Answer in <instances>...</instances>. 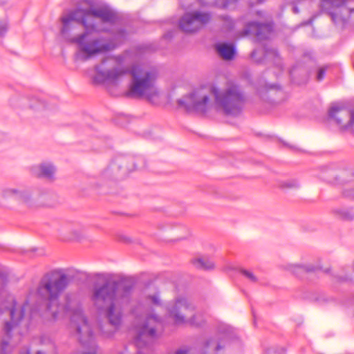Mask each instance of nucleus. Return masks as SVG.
Listing matches in <instances>:
<instances>
[{"instance_id":"1","label":"nucleus","mask_w":354,"mask_h":354,"mask_svg":"<svg viewBox=\"0 0 354 354\" xmlns=\"http://www.w3.org/2000/svg\"><path fill=\"white\" fill-rule=\"evenodd\" d=\"M134 287V282L125 278L108 281L93 288L91 301L98 315L106 322L104 325H100L104 335L111 336L122 325V305L130 301Z\"/></svg>"},{"instance_id":"2","label":"nucleus","mask_w":354,"mask_h":354,"mask_svg":"<svg viewBox=\"0 0 354 354\" xmlns=\"http://www.w3.org/2000/svg\"><path fill=\"white\" fill-rule=\"evenodd\" d=\"M118 60L119 57H112L103 59L99 65L95 66L96 74L93 77V82L96 84H117L124 75L129 73L131 79L125 96L131 98L145 97L148 101L153 102L154 98L158 95L155 86L154 73L137 64L130 68L117 66L115 64Z\"/></svg>"},{"instance_id":"3","label":"nucleus","mask_w":354,"mask_h":354,"mask_svg":"<svg viewBox=\"0 0 354 354\" xmlns=\"http://www.w3.org/2000/svg\"><path fill=\"white\" fill-rule=\"evenodd\" d=\"M61 21V34L69 41L77 44L86 58L113 50L117 46L113 39L93 35L97 31L96 26L86 21L80 8L62 16Z\"/></svg>"},{"instance_id":"4","label":"nucleus","mask_w":354,"mask_h":354,"mask_svg":"<svg viewBox=\"0 0 354 354\" xmlns=\"http://www.w3.org/2000/svg\"><path fill=\"white\" fill-rule=\"evenodd\" d=\"M162 304L160 292L156 291L145 295L131 308V314L136 320L135 345L138 349L137 354H145L140 348L147 346L149 339H154L158 333L162 332L163 320L155 313V310L162 307Z\"/></svg>"},{"instance_id":"5","label":"nucleus","mask_w":354,"mask_h":354,"mask_svg":"<svg viewBox=\"0 0 354 354\" xmlns=\"http://www.w3.org/2000/svg\"><path fill=\"white\" fill-rule=\"evenodd\" d=\"M77 271L73 268H58L46 274L39 281L37 295L46 301V317L55 320L59 310V299L75 277Z\"/></svg>"},{"instance_id":"6","label":"nucleus","mask_w":354,"mask_h":354,"mask_svg":"<svg viewBox=\"0 0 354 354\" xmlns=\"http://www.w3.org/2000/svg\"><path fill=\"white\" fill-rule=\"evenodd\" d=\"M65 310L71 315L76 333L81 344L88 348L81 354H96L97 345L90 324L85 317L80 300L77 295L67 293L65 296Z\"/></svg>"},{"instance_id":"7","label":"nucleus","mask_w":354,"mask_h":354,"mask_svg":"<svg viewBox=\"0 0 354 354\" xmlns=\"http://www.w3.org/2000/svg\"><path fill=\"white\" fill-rule=\"evenodd\" d=\"M246 98L241 88L236 84L220 89L215 86L214 106L226 115L237 116L243 110Z\"/></svg>"},{"instance_id":"8","label":"nucleus","mask_w":354,"mask_h":354,"mask_svg":"<svg viewBox=\"0 0 354 354\" xmlns=\"http://www.w3.org/2000/svg\"><path fill=\"white\" fill-rule=\"evenodd\" d=\"M214 86H203L195 89L189 95L177 100L179 106L185 107L187 111L205 113L213 104L214 98Z\"/></svg>"},{"instance_id":"9","label":"nucleus","mask_w":354,"mask_h":354,"mask_svg":"<svg viewBox=\"0 0 354 354\" xmlns=\"http://www.w3.org/2000/svg\"><path fill=\"white\" fill-rule=\"evenodd\" d=\"M351 0H321L320 7L326 12L335 24L344 26L348 23L354 24V8L348 3Z\"/></svg>"},{"instance_id":"10","label":"nucleus","mask_w":354,"mask_h":354,"mask_svg":"<svg viewBox=\"0 0 354 354\" xmlns=\"http://www.w3.org/2000/svg\"><path fill=\"white\" fill-rule=\"evenodd\" d=\"M194 310V304L183 297L176 298L167 306L169 316L176 324H187Z\"/></svg>"},{"instance_id":"11","label":"nucleus","mask_w":354,"mask_h":354,"mask_svg":"<svg viewBox=\"0 0 354 354\" xmlns=\"http://www.w3.org/2000/svg\"><path fill=\"white\" fill-rule=\"evenodd\" d=\"M211 19L212 15L207 12H187L179 20V28L185 32H195L209 24Z\"/></svg>"},{"instance_id":"12","label":"nucleus","mask_w":354,"mask_h":354,"mask_svg":"<svg viewBox=\"0 0 354 354\" xmlns=\"http://www.w3.org/2000/svg\"><path fill=\"white\" fill-rule=\"evenodd\" d=\"M84 17L88 19L90 17H93L101 19L103 22L114 23L117 19V15L113 10H112L107 5L91 6L87 9L82 8Z\"/></svg>"},{"instance_id":"13","label":"nucleus","mask_w":354,"mask_h":354,"mask_svg":"<svg viewBox=\"0 0 354 354\" xmlns=\"http://www.w3.org/2000/svg\"><path fill=\"white\" fill-rule=\"evenodd\" d=\"M1 196L6 200H12L19 205L31 207L32 201L28 191L24 189L7 187L1 191Z\"/></svg>"},{"instance_id":"14","label":"nucleus","mask_w":354,"mask_h":354,"mask_svg":"<svg viewBox=\"0 0 354 354\" xmlns=\"http://www.w3.org/2000/svg\"><path fill=\"white\" fill-rule=\"evenodd\" d=\"M272 31V26L270 24H260L256 21L248 23L245 29L246 34L254 35L259 41L267 39Z\"/></svg>"},{"instance_id":"15","label":"nucleus","mask_w":354,"mask_h":354,"mask_svg":"<svg viewBox=\"0 0 354 354\" xmlns=\"http://www.w3.org/2000/svg\"><path fill=\"white\" fill-rule=\"evenodd\" d=\"M351 112L352 111L344 106L334 105L329 109L328 116L339 126L342 131H345L343 127L351 120Z\"/></svg>"},{"instance_id":"16","label":"nucleus","mask_w":354,"mask_h":354,"mask_svg":"<svg viewBox=\"0 0 354 354\" xmlns=\"http://www.w3.org/2000/svg\"><path fill=\"white\" fill-rule=\"evenodd\" d=\"M55 171V167L48 162H44L32 167V173L35 176L48 180L54 179Z\"/></svg>"},{"instance_id":"17","label":"nucleus","mask_w":354,"mask_h":354,"mask_svg":"<svg viewBox=\"0 0 354 354\" xmlns=\"http://www.w3.org/2000/svg\"><path fill=\"white\" fill-rule=\"evenodd\" d=\"M352 175L351 171H342L338 175L332 169H327L324 172L325 180L331 183H346L350 181L347 177L352 176Z\"/></svg>"},{"instance_id":"18","label":"nucleus","mask_w":354,"mask_h":354,"mask_svg":"<svg viewBox=\"0 0 354 354\" xmlns=\"http://www.w3.org/2000/svg\"><path fill=\"white\" fill-rule=\"evenodd\" d=\"M287 269L295 275L302 277L304 274L308 272H313L321 268L319 266H314L311 264L309 265H298V264H290L288 266Z\"/></svg>"},{"instance_id":"19","label":"nucleus","mask_w":354,"mask_h":354,"mask_svg":"<svg viewBox=\"0 0 354 354\" xmlns=\"http://www.w3.org/2000/svg\"><path fill=\"white\" fill-rule=\"evenodd\" d=\"M266 91L268 94V100L272 103H279L283 101L284 93L281 88L276 85H266Z\"/></svg>"},{"instance_id":"20","label":"nucleus","mask_w":354,"mask_h":354,"mask_svg":"<svg viewBox=\"0 0 354 354\" xmlns=\"http://www.w3.org/2000/svg\"><path fill=\"white\" fill-rule=\"evenodd\" d=\"M219 55L225 60H231L235 55V48L231 44H220L216 46Z\"/></svg>"},{"instance_id":"21","label":"nucleus","mask_w":354,"mask_h":354,"mask_svg":"<svg viewBox=\"0 0 354 354\" xmlns=\"http://www.w3.org/2000/svg\"><path fill=\"white\" fill-rule=\"evenodd\" d=\"M193 266L200 270H211L214 268V261L207 257H201L194 259L192 261Z\"/></svg>"},{"instance_id":"22","label":"nucleus","mask_w":354,"mask_h":354,"mask_svg":"<svg viewBox=\"0 0 354 354\" xmlns=\"http://www.w3.org/2000/svg\"><path fill=\"white\" fill-rule=\"evenodd\" d=\"M333 213L344 221H351L354 220L353 208H335L333 209Z\"/></svg>"},{"instance_id":"23","label":"nucleus","mask_w":354,"mask_h":354,"mask_svg":"<svg viewBox=\"0 0 354 354\" xmlns=\"http://www.w3.org/2000/svg\"><path fill=\"white\" fill-rule=\"evenodd\" d=\"M206 322V318L204 314L200 312H194L188 319L187 324L191 326L199 327L203 326Z\"/></svg>"},{"instance_id":"24","label":"nucleus","mask_w":354,"mask_h":354,"mask_svg":"<svg viewBox=\"0 0 354 354\" xmlns=\"http://www.w3.org/2000/svg\"><path fill=\"white\" fill-rule=\"evenodd\" d=\"M221 348L220 344L215 339L207 340L203 350V354H216V351Z\"/></svg>"},{"instance_id":"25","label":"nucleus","mask_w":354,"mask_h":354,"mask_svg":"<svg viewBox=\"0 0 354 354\" xmlns=\"http://www.w3.org/2000/svg\"><path fill=\"white\" fill-rule=\"evenodd\" d=\"M127 160L124 158L118 159L115 162H112L110 166L104 171L103 175L104 176L109 177L113 174H115L116 171H118L121 168V165L126 163Z\"/></svg>"},{"instance_id":"26","label":"nucleus","mask_w":354,"mask_h":354,"mask_svg":"<svg viewBox=\"0 0 354 354\" xmlns=\"http://www.w3.org/2000/svg\"><path fill=\"white\" fill-rule=\"evenodd\" d=\"M39 200L41 205L53 207L57 203V196L53 193H48L41 196Z\"/></svg>"},{"instance_id":"27","label":"nucleus","mask_w":354,"mask_h":354,"mask_svg":"<svg viewBox=\"0 0 354 354\" xmlns=\"http://www.w3.org/2000/svg\"><path fill=\"white\" fill-rule=\"evenodd\" d=\"M265 57L267 58H273L279 59V55L277 50L272 48L266 46L264 48Z\"/></svg>"},{"instance_id":"28","label":"nucleus","mask_w":354,"mask_h":354,"mask_svg":"<svg viewBox=\"0 0 354 354\" xmlns=\"http://www.w3.org/2000/svg\"><path fill=\"white\" fill-rule=\"evenodd\" d=\"M283 188L297 189L299 187V182L295 179H290L282 183L281 185Z\"/></svg>"},{"instance_id":"29","label":"nucleus","mask_w":354,"mask_h":354,"mask_svg":"<svg viewBox=\"0 0 354 354\" xmlns=\"http://www.w3.org/2000/svg\"><path fill=\"white\" fill-rule=\"evenodd\" d=\"M343 129L354 134V110H352L351 120L343 127Z\"/></svg>"},{"instance_id":"30","label":"nucleus","mask_w":354,"mask_h":354,"mask_svg":"<svg viewBox=\"0 0 354 354\" xmlns=\"http://www.w3.org/2000/svg\"><path fill=\"white\" fill-rule=\"evenodd\" d=\"M10 351L9 343L6 340H2L0 344V354H8Z\"/></svg>"},{"instance_id":"31","label":"nucleus","mask_w":354,"mask_h":354,"mask_svg":"<svg viewBox=\"0 0 354 354\" xmlns=\"http://www.w3.org/2000/svg\"><path fill=\"white\" fill-rule=\"evenodd\" d=\"M8 30V23L6 19L0 21V37H3Z\"/></svg>"},{"instance_id":"32","label":"nucleus","mask_w":354,"mask_h":354,"mask_svg":"<svg viewBox=\"0 0 354 354\" xmlns=\"http://www.w3.org/2000/svg\"><path fill=\"white\" fill-rule=\"evenodd\" d=\"M342 194L344 197L354 201V187L345 189L343 191Z\"/></svg>"},{"instance_id":"33","label":"nucleus","mask_w":354,"mask_h":354,"mask_svg":"<svg viewBox=\"0 0 354 354\" xmlns=\"http://www.w3.org/2000/svg\"><path fill=\"white\" fill-rule=\"evenodd\" d=\"M241 272L246 277L248 278L250 281H252V282H256L257 281V277L254 275V274L250 272V270H241Z\"/></svg>"},{"instance_id":"34","label":"nucleus","mask_w":354,"mask_h":354,"mask_svg":"<svg viewBox=\"0 0 354 354\" xmlns=\"http://www.w3.org/2000/svg\"><path fill=\"white\" fill-rule=\"evenodd\" d=\"M194 0H179L180 4L184 9H188L192 6Z\"/></svg>"},{"instance_id":"35","label":"nucleus","mask_w":354,"mask_h":354,"mask_svg":"<svg viewBox=\"0 0 354 354\" xmlns=\"http://www.w3.org/2000/svg\"><path fill=\"white\" fill-rule=\"evenodd\" d=\"M326 68L324 67H322V68H320L317 72V81H322L324 77H325V74H326Z\"/></svg>"},{"instance_id":"36","label":"nucleus","mask_w":354,"mask_h":354,"mask_svg":"<svg viewBox=\"0 0 354 354\" xmlns=\"http://www.w3.org/2000/svg\"><path fill=\"white\" fill-rule=\"evenodd\" d=\"M36 104H34L33 103L30 104V107L31 109H40L41 107H44V105L43 104V102H40L39 100L37 99H33L32 100Z\"/></svg>"},{"instance_id":"37","label":"nucleus","mask_w":354,"mask_h":354,"mask_svg":"<svg viewBox=\"0 0 354 354\" xmlns=\"http://www.w3.org/2000/svg\"><path fill=\"white\" fill-rule=\"evenodd\" d=\"M4 333L8 338L10 337V321L6 322L4 325Z\"/></svg>"},{"instance_id":"38","label":"nucleus","mask_w":354,"mask_h":354,"mask_svg":"<svg viewBox=\"0 0 354 354\" xmlns=\"http://www.w3.org/2000/svg\"><path fill=\"white\" fill-rule=\"evenodd\" d=\"M337 279L339 281H353V277L351 276H348V275H341V274H337Z\"/></svg>"},{"instance_id":"39","label":"nucleus","mask_w":354,"mask_h":354,"mask_svg":"<svg viewBox=\"0 0 354 354\" xmlns=\"http://www.w3.org/2000/svg\"><path fill=\"white\" fill-rule=\"evenodd\" d=\"M319 301L320 303L325 304V303H329V302L333 301V299L331 297L326 298L325 297H322L319 299Z\"/></svg>"},{"instance_id":"40","label":"nucleus","mask_w":354,"mask_h":354,"mask_svg":"<svg viewBox=\"0 0 354 354\" xmlns=\"http://www.w3.org/2000/svg\"><path fill=\"white\" fill-rule=\"evenodd\" d=\"M20 354H31L30 349H26L20 353ZM36 354H46L44 352L37 351Z\"/></svg>"},{"instance_id":"41","label":"nucleus","mask_w":354,"mask_h":354,"mask_svg":"<svg viewBox=\"0 0 354 354\" xmlns=\"http://www.w3.org/2000/svg\"><path fill=\"white\" fill-rule=\"evenodd\" d=\"M237 0H225V2L223 3L222 7L223 8H227L229 6V5L234 2V1H236Z\"/></svg>"},{"instance_id":"42","label":"nucleus","mask_w":354,"mask_h":354,"mask_svg":"<svg viewBox=\"0 0 354 354\" xmlns=\"http://www.w3.org/2000/svg\"><path fill=\"white\" fill-rule=\"evenodd\" d=\"M126 32L124 30L121 29L118 31V37L120 39H124L125 37Z\"/></svg>"},{"instance_id":"43","label":"nucleus","mask_w":354,"mask_h":354,"mask_svg":"<svg viewBox=\"0 0 354 354\" xmlns=\"http://www.w3.org/2000/svg\"><path fill=\"white\" fill-rule=\"evenodd\" d=\"M292 11L295 14H298L299 10V8L297 7V6H294L293 8H292Z\"/></svg>"},{"instance_id":"44","label":"nucleus","mask_w":354,"mask_h":354,"mask_svg":"<svg viewBox=\"0 0 354 354\" xmlns=\"http://www.w3.org/2000/svg\"><path fill=\"white\" fill-rule=\"evenodd\" d=\"M313 19H314L313 18L310 19L308 21H306V22L305 23V24H306V25H307V24H312V23H313Z\"/></svg>"},{"instance_id":"45","label":"nucleus","mask_w":354,"mask_h":354,"mask_svg":"<svg viewBox=\"0 0 354 354\" xmlns=\"http://www.w3.org/2000/svg\"><path fill=\"white\" fill-rule=\"evenodd\" d=\"M257 53V50H253L252 53H251V57H254L255 56Z\"/></svg>"},{"instance_id":"46","label":"nucleus","mask_w":354,"mask_h":354,"mask_svg":"<svg viewBox=\"0 0 354 354\" xmlns=\"http://www.w3.org/2000/svg\"><path fill=\"white\" fill-rule=\"evenodd\" d=\"M351 306L354 308V299L351 301Z\"/></svg>"},{"instance_id":"47","label":"nucleus","mask_w":354,"mask_h":354,"mask_svg":"<svg viewBox=\"0 0 354 354\" xmlns=\"http://www.w3.org/2000/svg\"><path fill=\"white\" fill-rule=\"evenodd\" d=\"M352 269H353V270L354 271V261H353V263H352Z\"/></svg>"}]
</instances>
